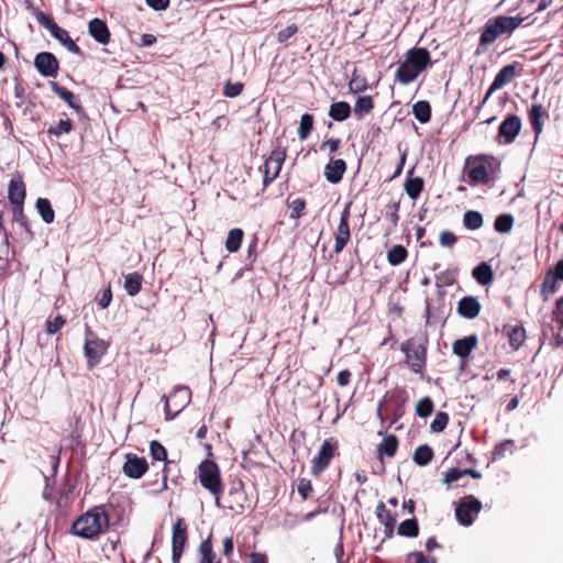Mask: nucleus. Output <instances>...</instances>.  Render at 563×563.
Listing matches in <instances>:
<instances>
[{
	"instance_id": "dca6fc26",
	"label": "nucleus",
	"mask_w": 563,
	"mask_h": 563,
	"mask_svg": "<svg viewBox=\"0 0 563 563\" xmlns=\"http://www.w3.org/2000/svg\"><path fill=\"white\" fill-rule=\"evenodd\" d=\"M466 165L470 167L468 169V178L471 185L477 184H488L489 176L484 161L479 157L476 158H467Z\"/></svg>"
},
{
	"instance_id": "423d86ee",
	"label": "nucleus",
	"mask_w": 563,
	"mask_h": 563,
	"mask_svg": "<svg viewBox=\"0 0 563 563\" xmlns=\"http://www.w3.org/2000/svg\"><path fill=\"white\" fill-rule=\"evenodd\" d=\"M406 354V363L415 373H422L426 366L427 347L424 344H415L408 340L401 344L400 349Z\"/></svg>"
},
{
	"instance_id": "9b49d317",
	"label": "nucleus",
	"mask_w": 563,
	"mask_h": 563,
	"mask_svg": "<svg viewBox=\"0 0 563 563\" xmlns=\"http://www.w3.org/2000/svg\"><path fill=\"white\" fill-rule=\"evenodd\" d=\"M187 542V525L183 518H178L173 526L172 536V560L173 563H180V559Z\"/></svg>"
},
{
	"instance_id": "7c9ffc66",
	"label": "nucleus",
	"mask_w": 563,
	"mask_h": 563,
	"mask_svg": "<svg viewBox=\"0 0 563 563\" xmlns=\"http://www.w3.org/2000/svg\"><path fill=\"white\" fill-rule=\"evenodd\" d=\"M143 277L139 273L128 274L124 279V289L129 296H136L142 288Z\"/></svg>"
},
{
	"instance_id": "f8f14e48",
	"label": "nucleus",
	"mask_w": 563,
	"mask_h": 563,
	"mask_svg": "<svg viewBox=\"0 0 563 563\" xmlns=\"http://www.w3.org/2000/svg\"><path fill=\"white\" fill-rule=\"evenodd\" d=\"M350 208L351 202L346 203L344 207L341 217H340V223L338 225L336 232L334 234L335 244H334V252L336 254L341 253L343 249L346 246L351 239V232H350V225H349V219H350Z\"/></svg>"
},
{
	"instance_id": "2eb2a0df",
	"label": "nucleus",
	"mask_w": 563,
	"mask_h": 563,
	"mask_svg": "<svg viewBox=\"0 0 563 563\" xmlns=\"http://www.w3.org/2000/svg\"><path fill=\"white\" fill-rule=\"evenodd\" d=\"M34 65L37 71L45 77H56L59 66L54 54L48 52L38 53L35 56Z\"/></svg>"
},
{
	"instance_id": "4c0bfd02",
	"label": "nucleus",
	"mask_w": 563,
	"mask_h": 563,
	"mask_svg": "<svg viewBox=\"0 0 563 563\" xmlns=\"http://www.w3.org/2000/svg\"><path fill=\"white\" fill-rule=\"evenodd\" d=\"M373 108L374 102L371 96L358 97L354 106V113L358 119H362L364 114L369 113Z\"/></svg>"
},
{
	"instance_id": "a19ab883",
	"label": "nucleus",
	"mask_w": 563,
	"mask_h": 563,
	"mask_svg": "<svg viewBox=\"0 0 563 563\" xmlns=\"http://www.w3.org/2000/svg\"><path fill=\"white\" fill-rule=\"evenodd\" d=\"M423 179L420 177L408 178L405 183V190L411 199H417L423 190Z\"/></svg>"
},
{
	"instance_id": "79ce46f5",
	"label": "nucleus",
	"mask_w": 563,
	"mask_h": 563,
	"mask_svg": "<svg viewBox=\"0 0 563 563\" xmlns=\"http://www.w3.org/2000/svg\"><path fill=\"white\" fill-rule=\"evenodd\" d=\"M419 533L418 522L415 518L404 520L398 527V534L415 538Z\"/></svg>"
},
{
	"instance_id": "6ab92c4d",
	"label": "nucleus",
	"mask_w": 563,
	"mask_h": 563,
	"mask_svg": "<svg viewBox=\"0 0 563 563\" xmlns=\"http://www.w3.org/2000/svg\"><path fill=\"white\" fill-rule=\"evenodd\" d=\"M346 170V164L343 159H331L324 167V176L331 184H338Z\"/></svg>"
},
{
	"instance_id": "f03ea898",
	"label": "nucleus",
	"mask_w": 563,
	"mask_h": 563,
	"mask_svg": "<svg viewBox=\"0 0 563 563\" xmlns=\"http://www.w3.org/2000/svg\"><path fill=\"white\" fill-rule=\"evenodd\" d=\"M431 64L430 53L424 47L410 48L404 60L399 64L395 78L401 85L415 81L418 76Z\"/></svg>"
},
{
	"instance_id": "0eeeda50",
	"label": "nucleus",
	"mask_w": 563,
	"mask_h": 563,
	"mask_svg": "<svg viewBox=\"0 0 563 563\" xmlns=\"http://www.w3.org/2000/svg\"><path fill=\"white\" fill-rule=\"evenodd\" d=\"M191 400V391L187 386H177L174 391L166 397L165 411L166 419L175 418L185 409Z\"/></svg>"
},
{
	"instance_id": "37998d69",
	"label": "nucleus",
	"mask_w": 563,
	"mask_h": 563,
	"mask_svg": "<svg viewBox=\"0 0 563 563\" xmlns=\"http://www.w3.org/2000/svg\"><path fill=\"white\" fill-rule=\"evenodd\" d=\"M313 129V117L309 113H305L300 118L298 128V137L300 141H305L310 135Z\"/></svg>"
},
{
	"instance_id": "4d7b16f0",
	"label": "nucleus",
	"mask_w": 563,
	"mask_h": 563,
	"mask_svg": "<svg viewBox=\"0 0 563 563\" xmlns=\"http://www.w3.org/2000/svg\"><path fill=\"white\" fill-rule=\"evenodd\" d=\"M306 207V201L301 198H296L290 201L289 208H290V218L291 219H299L301 217V212Z\"/></svg>"
},
{
	"instance_id": "c03bdc74",
	"label": "nucleus",
	"mask_w": 563,
	"mask_h": 563,
	"mask_svg": "<svg viewBox=\"0 0 563 563\" xmlns=\"http://www.w3.org/2000/svg\"><path fill=\"white\" fill-rule=\"evenodd\" d=\"M509 344L515 349L518 350L526 340V330L522 327H514L509 331Z\"/></svg>"
},
{
	"instance_id": "39448f33",
	"label": "nucleus",
	"mask_w": 563,
	"mask_h": 563,
	"mask_svg": "<svg viewBox=\"0 0 563 563\" xmlns=\"http://www.w3.org/2000/svg\"><path fill=\"white\" fill-rule=\"evenodd\" d=\"M108 344L104 340L97 338L93 332L86 329V340L84 352L87 357V363L90 368L98 365L102 356L107 353Z\"/></svg>"
},
{
	"instance_id": "3c124183",
	"label": "nucleus",
	"mask_w": 563,
	"mask_h": 563,
	"mask_svg": "<svg viewBox=\"0 0 563 563\" xmlns=\"http://www.w3.org/2000/svg\"><path fill=\"white\" fill-rule=\"evenodd\" d=\"M514 446H515V441L511 439H507V440L496 444L494 448V452H493L494 460L503 459L505 456L506 452L512 453Z\"/></svg>"
},
{
	"instance_id": "de8ad7c7",
	"label": "nucleus",
	"mask_w": 563,
	"mask_h": 563,
	"mask_svg": "<svg viewBox=\"0 0 563 563\" xmlns=\"http://www.w3.org/2000/svg\"><path fill=\"white\" fill-rule=\"evenodd\" d=\"M150 454L155 461H166L167 460V451L165 446L158 442L157 440H153L150 442Z\"/></svg>"
},
{
	"instance_id": "69168bd1",
	"label": "nucleus",
	"mask_w": 563,
	"mask_h": 563,
	"mask_svg": "<svg viewBox=\"0 0 563 563\" xmlns=\"http://www.w3.org/2000/svg\"><path fill=\"white\" fill-rule=\"evenodd\" d=\"M407 563H427V556L422 552H411L407 556Z\"/></svg>"
},
{
	"instance_id": "6e6d98bb",
	"label": "nucleus",
	"mask_w": 563,
	"mask_h": 563,
	"mask_svg": "<svg viewBox=\"0 0 563 563\" xmlns=\"http://www.w3.org/2000/svg\"><path fill=\"white\" fill-rule=\"evenodd\" d=\"M13 220L16 221L25 231L30 232V224L23 212V205L13 207Z\"/></svg>"
},
{
	"instance_id": "a18cd8bd",
	"label": "nucleus",
	"mask_w": 563,
	"mask_h": 563,
	"mask_svg": "<svg viewBox=\"0 0 563 563\" xmlns=\"http://www.w3.org/2000/svg\"><path fill=\"white\" fill-rule=\"evenodd\" d=\"M73 130V123L69 119L59 120L56 125L49 126L47 133L59 137L63 134H68Z\"/></svg>"
},
{
	"instance_id": "bf43d9fd",
	"label": "nucleus",
	"mask_w": 563,
	"mask_h": 563,
	"mask_svg": "<svg viewBox=\"0 0 563 563\" xmlns=\"http://www.w3.org/2000/svg\"><path fill=\"white\" fill-rule=\"evenodd\" d=\"M468 471L459 470V468H451L444 474V483L451 484L454 482H457L461 477L467 475Z\"/></svg>"
},
{
	"instance_id": "e433bc0d",
	"label": "nucleus",
	"mask_w": 563,
	"mask_h": 563,
	"mask_svg": "<svg viewBox=\"0 0 563 563\" xmlns=\"http://www.w3.org/2000/svg\"><path fill=\"white\" fill-rule=\"evenodd\" d=\"M515 219L510 213L499 214L494 222V229L503 234L509 233L512 230Z\"/></svg>"
},
{
	"instance_id": "cd10ccee",
	"label": "nucleus",
	"mask_w": 563,
	"mask_h": 563,
	"mask_svg": "<svg viewBox=\"0 0 563 563\" xmlns=\"http://www.w3.org/2000/svg\"><path fill=\"white\" fill-rule=\"evenodd\" d=\"M52 90L62 99L64 100L70 108L79 111L81 109V106L77 101L75 95L66 89L65 87L59 86L57 82L52 81L51 82Z\"/></svg>"
},
{
	"instance_id": "774afa93",
	"label": "nucleus",
	"mask_w": 563,
	"mask_h": 563,
	"mask_svg": "<svg viewBox=\"0 0 563 563\" xmlns=\"http://www.w3.org/2000/svg\"><path fill=\"white\" fill-rule=\"evenodd\" d=\"M233 549H234L233 538L232 537H227L223 540L222 554L228 558V556H230L232 554Z\"/></svg>"
},
{
	"instance_id": "9d476101",
	"label": "nucleus",
	"mask_w": 563,
	"mask_h": 563,
	"mask_svg": "<svg viewBox=\"0 0 563 563\" xmlns=\"http://www.w3.org/2000/svg\"><path fill=\"white\" fill-rule=\"evenodd\" d=\"M482 509V503L473 495L466 496L462 499L455 509V516L459 522L463 526H471L476 516Z\"/></svg>"
},
{
	"instance_id": "c9c22d12",
	"label": "nucleus",
	"mask_w": 563,
	"mask_h": 563,
	"mask_svg": "<svg viewBox=\"0 0 563 563\" xmlns=\"http://www.w3.org/2000/svg\"><path fill=\"white\" fill-rule=\"evenodd\" d=\"M559 280L560 279L552 275L551 271L545 275L541 288V295L544 300H549V298L558 291Z\"/></svg>"
},
{
	"instance_id": "052dcab7",
	"label": "nucleus",
	"mask_w": 563,
	"mask_h": 563,
	"mask_svg": "<svg viewBox=\"0 0 563 563\" xmlns=\"http://www.w3.org/2000/svg\"><path fill=\"white\" fill-rule=\"evenodd\" d=\"M297 490L302 499H307L312 492L311 481L307 478H300L297 485Z\"/></svg>"
},
{
	"instance_id": "5701e85b",
	"label": "nucleus",
	"mask_w": 563,
	"mask_h": 563,
	"mask_svg": "<svg viewBox=\"0 0 563 563\" xmlns=\"http://www.w3.org/2000/svg\"><path fill=\"white\" fill-rule=\"evenodd\" d=\"M517 66L518 63L504 66L493 80V89H501L508 85L517 76Z\"/></svg>"
},
{
	"instance_id": "ea45409f",
	"label": "nucleus",
	"mask_w": 563,
	"mask_h": 563,
	"mask_svg": "<svg viewBox=\"0 0 563 563\" xmlns=\"http://www.w3.org/2000/svg\"><path fill=\"white\" fill-rule=\"evenodd\" d=\"M408 256V252L402 245H394L387 252V261L390 265L397 266L400 265Z\"/></svg>"
},
{
	"instance_id": "473e14b6",
	"label": "nucleus",
	"mask_w": 563,
	"mask_h": 563,
	"mask_svg": "<svg viewBox=\"0 0 563 563\" xmlns=\"http://www.w3.org/2000/svg\"><path fill=\"white\" fill-rule=\"evenodd\" d=\"M397 448V437L394 434H387L378 446V453L380 455H387L388 457H393L396 454Z\"/></svg>"
},
{
	"instance_id": "1a4fd4ad",
	"label": "nucleus",
	"mask_w": 563,
	"mask_h": 563,
	"mask_svg": "<svg viewBox=\"0 0 563 563\" xmlns=\"http://www.w3.org/2000/svg\"><path fill=\"white\" fill-rule=\"evenodd\" d=\"M521 119L516 114H509L500 123L496 142L500 145H509L515 142L521 130Z\"/></svg>"
},
{
	"instance_id": "338daca9",
	"label": "nucleus",
	"mask_w": 563,
	"mask_h": 563,
	"mask_svg": "<svg viewBox=\"0 0 563 563\" xmlns=\"http://www.w3.org/2000/svg\"><path fill=\"white\" fill-rule=\"evenodd\" d=\"M553 313L555 316L556 323H561V328H563V297L556 301V307Z\"/></svg>"
},
{
	"instance_id": "0e129e2a",
	"label": "nucleus",
	"mask_w": 563,
	"mask_h": 563,
	"mask_svg": "<svg viewBox=\"0 0 563 563\" xmlns=\"http://www.w3.org/2000/svg\"><path fill=\"white\" fill-rule=\"evenodd\" d=\"M146 4L155 11H162L168 8L169 0H145Z\"/></svg>"
},
{
	"instance_id": "09e8293b",
	"label": "nucleus",
	"mask_w": 563,
	"mask_h": 563,
	"mask_svg": "<svg viewBox=\"0 0 563 563\" xmlns=\"http://www.w3.org/2000/svg\"><path fill=\"white\" fill-rule=\"evenodd\" d=\"M349 88L353 93H360L367 89V81L365 77L360 76L356 71L353 73L349 82Z\"/></svg>"
},
{
	"instance_id": "4468645a",
	"label": "nucleus",
	"mask_w": 563,
	"mask_h": 563,
	"mask_svg": "<svg viewBox=\"0 0 563 563\" xmlns=\"http://www.w3.org/2000/svg\"><path fill=\"white\" fill-rule=\"evenodd\" d=\"M147 470L148 464L145 457H140L133 453L125 455V463L122 467L125 476L133 479H139L147 472Z\"/></svg>"
},
{
	"instance_id": "a211bd4d",
	"label": "nucleus",
	"mask_w": 563,
	"mask_h": 563,
	"mask_svg": "<svg viewBox=\"0 0 563 563\" xmlns=\"http://www.w3.org/2000/svg\"><path fill=\"white\" fill-rule=\"evenodd\" d=\"M477 335L472 334L462 339L455 340L453 343V353L461 358H466L471 355L473 350L477 346Z\"/></svg>"
},
{
	"instance_id": "20e7f679",
	"label": "nucleus",
	"mask_w": 563,
	"mask_h": 563,
	"mask_svg": "<svg viewBox=\"0 0 563 563\" xmlns=\"http://www.w3.org/2000/svg\"><path fill=\"white\" fill-rule=\"evenodd\" d=\"M197 476L201 486L211 495H222L224 487L220 476V468L214 461L203 460L198 466Z\"/></svg>"
},
{
	"instance_id": "4be33fe9",
	"label": "nucleus",
	"mask_w": 563,
	"mask_h": 563,
	"mask_svg": "<svg viewBox=\"0 0 563 563\" xmlns=\"http://www.w3.org/2000/svg\"><path fill=\"white\" fill-rule=\"evenodd\" d=\"M198 563H221L212 545V536L209 534L198 547Z\"/></svg>"
},
{
	"instance_id": "e2e57ef3",
	"label": "nucleus",
	"mask_w": 563,
	"mask_h": 563,
	"mask_svg": "<svg viewBox=\"0 0 563 563\" xmlns=\"http://www.w3.org/2000/svg\"><path fill=\"white\" fill-rule=\"evenodd\" d=\"M112 300V291L110 286L97 296V303L101 309L109 307Z\"/></svg>"
},
{
	"instance_id": "f704fd0d",
	"label": "nucleus",
	"mask_w": 563,
	"mask_h": 563,
	"mask_svg": "<svg viewBox=\"0 0 563 563\" xmlns=\"http://www.w3.org/2000/svg\"><path fill=\"white\" fill-rule=\"evenodd\" d=\"M36 209L45 223L49 224L54 221L55 212L48 199L38 198Z\"/></svg>"
},
{
	"instance_id": "2f4dec72",
	"label": "nucleus",
	"mask_w": 563,
	"mask_h": 563,
	"mask_svg": "<svg viewBox=\"0 0 563 563\" xmlns=\"http://www.w3.org/2000/svg\"><path fill=\"white\" fill-rule=\"evenodd\" d=\"M412 113L420 123H428L431 119V106L428 101L420 100L413 104Z\"/></svg>"
},
{
	"instance_id": "412c9836",
	"label": "nucleus",
	"mask_w": 563,
	"mask_h": 563,
	"mask_svg": "<svg viewBox=\"0 0 563 563\" xmlns=\"http://www.w3.org/2000/svg\"><path fill=\"white\" fill-rule=\"evenodd\" d=\"M481 311V303L479 301L474 297H463L459 301L457 306V312L466 318V319H474L478 316Z\"/></svg>"
},
{
	"instance_id": "bb28decb",
	"label": "nucleus",
	"mask_w": 563,
	"mask_h": 563,
	"mask_svg": "<svg viewBox=\"0 0 563 563\" xmlns=\"http://www.w3.org/2000/svg\"><path fill=\"white\" fill-rule=\"evenodd\" d=\"M472 275L476 279V282L482 286L490 284L494 279V272L492 269V266L486 262H483L479 265H477L473 269Z\"/></svg>"
},
{
	"instance_id": "864d4df0",
	"label": "nucleus",
	"mask_w": 563,
	"mask_h": 563,
	"mask_svg": "<svg viewBox=\"0 0 563 563\" xmlns=\"http://www.w3.org/2000/svg\"><path fill=\"white\" fill-rule=\"evenodd\" d=\"M66 323V320L62 316L55 317L53 320L47 319L45 322V329L48 334H55L58 332Z\"/></svg>"
},
{
	"instance_id": "c85d7f7f",
	"label": "nucleus",
	"mask_w": 563,
	"mask_h": 563,
	"mask_svg": "<svg viewBox=\"0 0 563 563\" xmlns=\"http://www.w3.org/2000/svg\"><path fill=\"white\" fill-rule=\"evenodd\" d=\"M351 114V107L345 101L333 102L329 109V117L334 121H344Z\"/></svg>"
},
{
	"instance_id": "f257e3e1",
	"label": "nucleus",
	"mask_w": 563,
	"mask_h": 563,
	"mask_svg": "<svg viewBox=\"0 0 563 563\" xmlns=\"http://www.w3.org/2000/svg\"><path fill=\"white\" fill-rule=\"evenodd\" d=\"M109 528L104 506H96L81 515L71 526V532L84 539H96Z\"/></svg>"
},
{
	"instance_id": "b1692460",
	"label": "nucleus",
	"mask_w": 563,
	"mask_h": 563,
	"mask_svg": "<svg viewBox=\"0 0 563 563\" xmlns=\"http://www.w3.org/2000/svg\"><path fill=\"white\" fill-rule=\"evenodd\" d=\"M545 115H547V113L541 103H532L531 104V108L529 110V121H530L532 130L536 134V140H538L539 135L542 132V128H543L542 119Z\"/></svg>"
},
{
	"instance_id": "603ef678",
	"label": "nucleus",
	"mask_w": 563,
	"mask_h": 563,
	"mask_svg": "<svg viewBox=\"0 0 563 563\" xmlns=\"http://www.w3.org/2000/svg\"><path fill=\"white\" fill-rule=\"evenodd\" d=\"M243 84L240 81L232 82L228 80L223 88V95L228 98H235L243 91Z\"/></svg>"
},
{
	"instance_id": "58836bf2",
	"label": "nucleus",
	"mask_w": 563,
	"mask_h": 563,
	"mask_svg": "<svg viewBox=\"0 0 563 563\" xmlns=\"http://www.w3.org/2000/svg\"><path fill=\"white\" fill-rule=\"evenodd\" d=\"M243 235L244 233L241 229L230 230L225 241V249L230 253L236 252L241 247Z\"/></svg>"
},
{
	"instance_id": "8fccbe9b",
	"label": "nucleus",
	"mask_w": 563,
	"mask_h": 563,
	"mask_svg": "<svg viewBox=\"0 0 563 563\" xmlns=\"http://www.w3.org/2000/svg\"><path fill=\"white\" fill-rule=\"evenodd\" d=\"M33 14L37 21V23L45 27L46 30L49 31V33H52L55 27L58 26V24L52 19L49 18L48 15H46L43 11H40V10H34L33 11Z\"/></svg>"
},
{
	"instance_id": "6e6552de",
	"label": "nucleus",
	"mask_w": 563,
	"mask_h": 563,
	"mask_svg": "<svg viewBox=\"0 0 563 563\" xmlns=\"http://www.w3.org/2000/svg\"><path fill=\"white\" fill-rule=\"evenodd\" d=\"M286 158V150L283 147H276L272 151L269 156L265 159L260 170L264 174L263 184L267 187L280 173L283 164Z\"/></svg>"
},
{
	"instance_id": "5fc2aeb1",
	"label": "nucleus",
	"mask_w": 563,
	"mask_h": 563,
	"mask_svg": "<svg viewBox=\"0 0 563 563\" xmlns=\"http://www.w3.org/2000/svg\"><path fill=\"white\" fill-rule=\"evenodd\" d=\"M449 422V416L446 412H438L431 422V430L433 432H441L445 429L446 424Z\"/></svg>"
},
{
	"instance_id": "aec40b11",
	"label": "nucleus",
	"mask_w": 563,
	"mask_h": 563,
	"mask_svg": "<svg viewBox=\"0 0 563 563\" xmlns=\"http://www.w3.org/2000/svg\"><path fill=\"white\" fill-rule=\"evenodd\" d=\"M88 32L98 43L108 44L110 40V32L104 21L100 19H92L88 25Z\"/></svg>"
},
{
	"instance_id": "680f3d73",
	"label": "nucleus",
	"mask_w": 563,
	"mask_h": 563,
	"mask_svg": "<svg viewBox=\"0 0 563 563\" xmlns=\"http://www.w3.org/2000/svg\"><path fill=\"white\" fill-rule=\"evenodd\" d=\"M298 32V27L296 24H290L287 27L280 30L277 34V40L279 43L287 42L291 36H294Z\"/></svg>"
},
{
	"instance_id": "ddd939ff",
	"label": "nucleus",
	"mask_w": 563,
	"mask_h": 563,
	"mask_svg": "<svg viewBox=\"0 0 563 563\" xmlns=\"http://www.w3.org/2000/svg\"><path fill=\"white\" fill-rule=\"evenodd\" d=\"M335 444L331 441L325 440L318 454L312 459L311 473L317 476L322 473L330 464L332 457L334 456Z\"/></svg>"
},
{
	"instance_id": "f3484780",
	"label": "nucleus",
	"mask_w": 563,
	"mask_h": 563,
	"mask_svg": "<svg viewBox=\"0 0 563 563\" xmlns=\"http://www.w3.org/2000/svg\"><path fill=\"white\" fill-rule=\"evenodd\" d=\"M25 196L26 189L22 176L20 174L13 175L8 187L9 201L13 207L23 205Z\"/></svg>"
},
{
	"instance_id": "49530a36",
	"label": "nucleus",
	"mask_w": 563,
	"mask_h": 563,
	"mask_svg": "<svg viewBox=\"0 0 563 563\" xmlns=\"http://www.w3.org/2000/svg\"><path fill=\"white\" fill-rule=\"evenodd\" d=\"M433 408L432 399L430 397H423L416 405V415L421 418H427L432 413Z\"/></svg>"
},
{
	"instance_id": "13d9d810",
	"label": "nucleus",
	"mask_w": 563,
	"mask_h": 563,
	"mask_svg": "<svg viewBox=\"0 0 563 563\" xmlns=\"http://www.w3.org/2000/svg\"><path fill=\"white\" fill-rule=\"evenodd\" d=\"M440 245L443 247H452L457 242V236L451 231H442L439 236Z\"/></svg>"
},
{
	"instance_id": "7ed1b4c3",
	"label": "nucleus",
	"mask_w": 563,
	"mask_h": 563,
	"mask_svg": "<svg viewBox=\"0 0 563 563\" xmlns=\"http://www.w3.org/2000/svg\"><path fill=\"white\" fill-rule=\"evenodd\" d=\"M523 21L525 18L519 15H497L490 18L483 27L482 34L479 36V46L487 47L492 45L498 37L503 35H510L522 24Z\"/></svg>"
},
{
	"instance_id": "72a5a7b5",
	"label": "nucleus",
	"mask_w": 563,
	"mask_h": 563,
	"mask_svg": "<svg viewBox=\"0 0 563 563\" xmlns=\"http://www.w3.org/2000/svg\"><path fill=\"white\" fill-rule=\"evenodd\" d=\"M432 457H433L432 449L429 445L423 444V445H419L415 450L412 459L417 465L426 466L431 462Z\"/></svg>"
},
{
	"instance_id": "393cba45",
	"label": "nucleus",
	"mask_w": 563,
	"mask_h": 563,
	"mask_svg": "<svg viewBox=\"0 0 563 563\" xmlns=\"http://www.w3.org/2000/svg\"><path fill=\"white\" fill-rule=\"evenodd\" d=\"M51 35L57 40L64 47H66L70 53L81 55L82 52L79 46L74 42V40L69 36V33L60 27L59 25L55 27V30L51 33Z\"/></svg>"
},
{
	"instance_id": "a878e982",
	"label": "nucleus",
	"mask_w": 563,
	"mask_h": 563,
	"mask_svg": "<svg viewBox=\"0 0 563 563\" xmlns=\"http://www.w3.org/2000/svg\"><path fill=\"white\" fill-rule=\"evenodd\" d=\"M376 516L382 525L385 527L386 534H391L396 523L394 515L386 509V506L380 501L376 507Z\"/></svg>"
},
{
	"instance_id": "c756f323",
	"label": "nucleus",
	"mask_w": 563,
	"mask_h": 563,
	"mask_svg": "<svg viewBox=\"0 0 563 563\" xmlns=\"http://www.w3.org/2000/svg\"><path fill=\"white\" fill-rule=\"evenodd\" d=\"M483 224H484V218L479 211L470 210L464 213L463 225L467 230H472V231L478 230L483 227Z\"/></svg>"
}]
</instances>
